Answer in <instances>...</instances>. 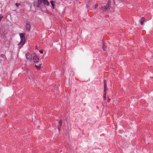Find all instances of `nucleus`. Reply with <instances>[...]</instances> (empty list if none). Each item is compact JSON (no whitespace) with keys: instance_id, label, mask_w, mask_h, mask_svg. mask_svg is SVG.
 <instances>
[{"instance_id":"f257e3e1","label":"nucleus","mask_w":153,"mask_h":153,"mask_svg":"<svg viewBox=\"0 0 153 153\" xmlns=\"http://www.w3.org/2000/svg\"><path fill=\"white\" fill-rule=\"evenodd\" d=\"M19 36L21 40L20 42L19 43H18V45H21V46H22L25 43V42L24 41H25V37L24 36V33H20Z\"/></svg>"},{"instance_id":"f03ea898","label":"nucleus","mask_w":153,"mask_h":153,"mask_svg":"<svg viewBox=\"0 0 153 153\" xmlns=\"http://www.w3.org/2000/svg\"><path fill=\"white\" fill-rule=\"evenodd\" d=\"M107 82L106 80H104V94L103 98L104 100H105L106 95Z\"/></svg>"},{"instance_id":"7ed1b4c3","label":"nucleus","mask_w":153,"mask_h":153,"mask_svg":"<svg viewBox=\"0 0 153 153\" xmlns=\"http://www.w3.org/2000/svg\"><path fill=\"white\" fill-rule=\"evenodd\" d=\"M111 4L110 3L108 2L105 6L102 7H101V10L105 12L108 11L110 9V5Z\"/></svg>"},{"instance_id":"20e7f679","label":"nucleus","mask_w":153,"mask_h":153,"mask_svg":"<svg viewBox=\"0 0 153 153\" xmlns=\"http://www.w3.org/2000/svg\"><path fill=\"white\" fill-rule=\"evenodd\" d=\"M25 27L26 31L29 32L30 29V23L29 22H26Z\"/></svg>"},{"instance_id":"39448f33","label":"nucleus","mask_w":153,"mask_h":153,"mask_svg":"<svg viewBox=\"0 0 153 153\" xmlns=\"http://www.w3.org/2000/svg\"><path fill=\"white\" fill-rule=\"evenodd\" d=\"M26 57L27 61L30 62L32 60V57L31 54L29 53H27L25 55Z\"/></svg>"},{"instance_id":"423d86ee","label":"nucleus","mask_w":153,"mask_h":153,"mask_svg":"<svg viewBox=\"0 0 153 153\" xmlns=\"http://www.w3.org/2000/svg\"><path fill=\"white\" fill-rule=\"evenodd\" d=\"M33 60L35 63L38 62L39 60V59L37 56H34L33 57Z\"/></svg>"},{"instance_id":"0eeeda50","label":"nucleus","mask_w":153,"mask_h":153,"mask_svg":"<svg viewBox=\"0 0 153 153\" xmlns=\"http://www.w3.org/2000/svg\"><path fill=\"white\" fill-rule=\"evenodd\" d=\"M43 3L47 6L49 5L50 3L48 0H42Z\"/></svg>"},{"instance_id":"6e6552de","label":"nucleus","mask_w":153,"mask_h":153,"mask_svg":"<svg viewBox=\"0 0 153 153\" xmlns=\"http://www.w3.org/2000/svg\"><path fill=\"white\" fill-rule=\"evenodd\" d=\"M62 120H59V122L58 125V128L59 130H60V128H61V126L62 125Z\"/></svg>"},{"instance_id":"1a4fd4ad","label":"nucleus","mask_w":153,"mask_h":153,"mask_svg":"<svg viewBox=\"0 0 153 153\" xmlns=\"http://www.w3.org/2000/svg\"><path fill=\"white\" fill-rule=\"evenodd\" d=\"M34 5L35 7L39 8L40 7L39 5L38 4V3L37 1H35L34 3Z\"/></svg>"},{"instance_id":"9d476101","label":"nucleus","mask_w":153,"mask_h":153,"mask_svg":"<svg viewBox=\"0 0 153 153\" xmlns=\"http://www.w3.org/2000/svg\"><path fill=\"white\" fill-rule=\"evenodd\" d=\"M102 48L103 49V50L104 51H106V50L105 49V41L104 39H102Z\"/></svg>"},{"instance_id":"9b49d317","label":"nucleus","mask_w":153,"mask_h":153,"mask_svg":"<svg viewBox=\"0 0 153 153\" xmlns=\"http://www.w3.org/2000/svg\"><path fill=\"white\" fill-rule=\"evenodd\" d=\"M145 20V19L144 17H142L140 20V23L141 25H143V23Z\"/></svg>"},{"instance_id":"f8f14e48","label":"nucleus","mask_w":153,"mask_h":153,"mask_svg":"<svg viewBox=\"0 0 153 153\" xmlns=\"http://www.w3.org/2000/svg\"><path fill=\"white\" fill-rule=\"evenodd\" d=\"M41 64L39 65H35L36 67L38 70H39L41 68Z\"/></svg>"},{"instance_id":"ddd939ff","label":"nucleus","mask_w":153,"mask_h":153,"mask_svg":"<svg viewBox=\"0 0 153 153\" xmlns=\"http://www.w3.org/2000/svg\"><path fill=\"white\" fill-rule=\"evenodd\" d=\"M51 5L53 7V9L54 8V4H55V1H51Z\"/></svg>"},{"instance_id":"4468645a","label":"nucleus","mask_w":153,"mask_h":153,"mask_svg":"<svg viewBox=\"0 0 153 153\" xmlns=\"http://www.w3.org/2000/svg\"><path fill=\"white\" fill-rule=\"evenodd\" d=\"M37 2L38 3V4L39 5H41L42 3V0H37Z\"/></svg>"},{"instance_id":"2eb2a0df","label":"nucleus","mask_w":153,"mask_h":153,"mask_svg":"<svg viewBox=\"0 0 153 153\" xmlns=\"http://www.w3.org/2000/svg\"><path fill=\"white\" fill-rule=\"evenodd\" d=\"M21 4L19 3H16L15 4V5L17 7H18Z\"/></svg>"},{"instance_id":"dca6fc26","label":"nucleus","mask_w":153,"mask_h":153,"mask_svg":"<svg viewBox=\"0 0 153 153\" xmlns=\"http://www.w3.org/2000/svg\"><path fill=\"white\" fill-rule=\"evenodd\" d=\"M97 7H98V4H95V5L94 6V8L95 9H96L97 8Z\"/></svg>"},{"instance_id":"f3484780","label":"nucleus","mask_w":153,"mask_h":153,"mask_svg":"<svg viewBox=\"0 0 153 153\" xmlns=\"http://www.w3.org/2000/svg\"><path fill=\"white\" fill-rule=\"evenodd\" d=\"M39 52L41 54H42L43 53V51L42 50H40L39 51Z\"/></svg>"},{"instance_id":"a211bd4d","label":"nucleus","mask_w":153,"mask_h":153,"mask_svg":"<svg viewBox=\"0 0 153 153\" xmlns=\"http://www.w3.org/2000/svg\"><path fill=\"white\" fill-rule=\"evenodd\" d=\"M110 99H109L108 98V100H107V102H109V101H110Z\"/></svg>"},{"instance_id":"6ab92c4d","label":"nucleus","mask_w":153,"mask_h":153,"mask_svg":"<svg viewBox=\"0 0 153 153\" xmlns=\"http://www.w3.org/2000/svg\"><path fill=\"white\" fill-rule=\"evenodd\" d=\"M106 45H105V50H106Z\"/></svg>"},{"instance_id":"aec40b11","label":"nucleus","mask_w":153,"mask_h":153,"mask_svg":"<svg viewBox=\"0 0 153 153\" xmlns=\"http://www.w3.org/2000/svg\"><path fill=\"white\" fill-rule=\"evenodd\" d=\"M76 1H77L78 0H76Z\"/></svg>"}]
</instances>
